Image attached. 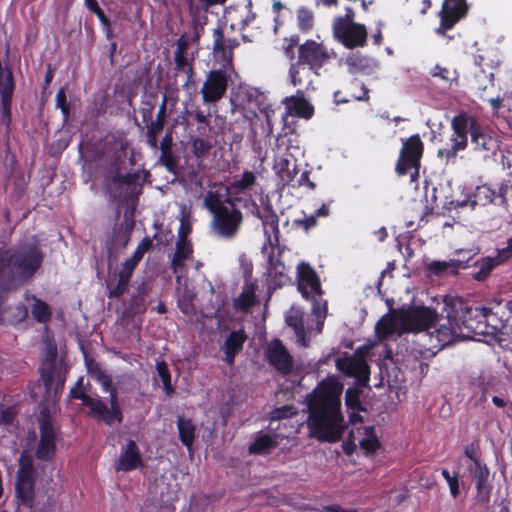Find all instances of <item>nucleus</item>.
I'll return each mask as SVG.
<instances>
[{
	"label": "nucleus",
	"mask_w": 512,
	"mask_h": 512,
	"mask_svg": "<svg viewBox=\"0 0 512 512\" xmlns=\"http://www.w3.org/2000/svg\"><path fill=\"white\" fill-rule=\"evenodd\" d=\"M343 384L334 377L323 379L306 396L310 436L320 442L341 440L346 424L341 412Z\"/></svg>",
	"instance_id": "obj_1"
},
{
	"label": "nucleus",
	"mask_w": 512,
	"mask_h": 512,
	"mask_svg": "<svg viewBox=\"0 0 512 512\" xmlns=\"http://www.w3.org/2000/svg\"><path fill=\"white\" fill-rule=\"evenodd\" d=\"M451 129V143L437 151L438 158L445 164L455 163L458 152L468 147V136L473 151L481 154L483 158L494 156L499 150V141L493 132L475 116L466 112L462 111L452 118Z\"/></svg>",
	"instance_id": "obj_2"
},
{
	"label": "nucleus",
	"mask_w": 512,
	"mask_h": 512,
	"mask_svg": "<svg viewBox=\"0 0 512 512\" xmlns=\"http://www.w3.org/2000/svg\"><path fill=\"white\" fill-rule=\"evenodd\" d=\"M44 252L37 241L0 248V290L12 291L32 281L41 269Z\"/></svg>",
	"instance_id": "obj_3"
},
{
	"label": "nucleus",
	"mask_w": 512,
	"mask_h": 512,
	"mask_svg": "<svg viewBox=\"0 0 512 512\" xmlns=\"http://www.w3.org/2000/svg\"><path fill=\"white\" fill-rule=\"evenodd\" d=\"M205 203L213 215L211 222L213 231L224 239H233L240 231L243 222L242 212L236 208L230 198L223 202L213 193H209Z\"/></svg>",
	"instance_id": "obj_4"
},
{
	"label": "nucleus",
	"mask_w": 512,
	"mask_h": 512,
	"mask_svg": "<svg viewBox=\"0 0 512 512\" xmlns=\"http://www.w3.org/2000/svg\"><path fill=\"white\" fill-rule=\"evenodd\" d=\"M152 245V239L148 236L144 237L136 247L133 255L120 265L118 272L115 274L116 282H114L115 279H109L106 282L108 290L106 295L109 299H118L127 292L136 267L145 253L151 249Z\"/></svg>",
	"instance_id": "obj_5"
},
{
	"label": "nucleus",
	"mask_w": 512,
	"mask_h": 512,
	"mask_svg": "<svg viewBox=\"0 0 512 512\" xmlns=\"http://www.w3.org/2000/svg\"><path fill=\"white\" fill-rule=\"evenodd\" d=\"M443 312L446 313V322L441 323L435 333L439 343L447 346L455 342L459 336H467L463 322V316L466 315L465 303L462 300L445 302Z\"/></svg>",
	"instance_id": "obj_6"
},
{
	"label": "nucleus",
	"mask_w": 512,
	"mask_h": 512,
	"mask_svg": "<svg viewBox=\"0 0 512 512\" xmlns=\"http://www.w3.org/2000/svg\"><path fill=\"white\" fill-rule=\"evenodd\" d=\"M424 153V144L419 134H413L402 140V147L395 165V172L398 176L410 174L411 182L419 176L421 158Z\"/></svg>",
	"instance_id": "obj_7"
},
{
	"label": "nucleus",
	"mask_w": 512,
	"mask_h": 512,
	"mask_svg": "<svg viewBox=\"0 0 512 512\" xmlns=\"http://www.w3.org/2000/svg\"><path fill=\"white\" fill-rule=\"evenodd\" d=\"M40 438L35 449V458L42 462H51L56 458V440L59 428L54 425L49 408L40 410L37 418Z\"/></svg>",
	"instance_id": "obj_8"
},
{
	"label": "nucleus",
	"mask_w": 512,
	"mask_h": 512,
	"mask_svg": "<svg viewBox=\"0 0 512 512\" xmlns=\"http://www.w3.org/2000/svg\"><path fill=\"white\" fill-rule=\"evenodd\" d=\"M235 73L234 67L220 65L219 68L210 70L201 88L202 100L204 103H216L226 94L229 82L232 81V74Z\"/></svg>",
	"instance_id": "obj_9"
},
{
	"label": "nucleus",
	"mask_w": 512,
	"mask_h": 512,
	"mask_svg": "<svg viewBox=\"0 0 512 512\" xmlns=\"http://www.w3.org/2000/svg\"><path fill=\"white\" fill-rule=\"evenodd\" d=\"M333 36L347 49L364 47L367 44V29L361 23H348L345 19H334Z\"/></svg>",
	"instance_id": "obj_10"
},
{
	"label": "nucleus",
	"mask_w": 512,
	"mask_h": 512,
	"mask_svg": "<svg viewBox=\"0 0 512 512\" xmlns=\"http://www.w3.org/2000/svg\"><path fill=\"white\" fill-rule=\"evenodd\" d=\"M224 23H218L212 32V53L215 61L219 65L234 67V50L239 47L240 42L237 38L226 37L224 34Z\"/></svg>",
	"instance_id": "obj_11"
},
{
	"label": "nucleus",
	"mask_w": 512,
	"mask_h": 512,
	"mask_svg": "<svg viewBox=\"0 0 512 512\" xmlns=\"http://www.w3.org/2000/svg\"><path fill=\"white\" fill-rule=\"evenodd\" d=\"M468 11L469 5L466 0H444L438 13L440 22L435 33L440 36L446 35L447 31L467 16Z\"/></svg>",
	"instance_id": "obj_12"
},
{
	"label": "nucleus",
	"mask_w": 512,
	"mask_h": 512,
	"mask_svg": "<svg viewBox=\"0 0 512 512\" xmlns=\"http://www.w3.org/2000/svg\"><path fill=\"white\" fill-rule=\"evenodd\" d=\"M331 59L330 52L323 43L308 39L298 46L296 62L320 70Z\"/></svg>",
	"instance_id": "obj_13"
},
{
	"label": "nucleus",
	"mask_w": 512,
	"mask_h": 512,
	"mask_svg": "<svg viewBox=\"0 0 512 512\" xmlns=\"http://www.w3.org/2000/svg\"><path fill=\"white\" fill-rule=\"evenodd\" d=\"M252 214L261 220L264 230V236L266 237L271 247H277L280 244V229H279V217L276 214L272 203L267 199L263 203L262 209L253 202Z\"/></svg>",
	"instance_id": "obj_14"
},
{
	"label": "nucleus",
	"mask_w": 512,
	"mask_h": 512,
	"mask_svg": "<svg viewBox=\"0 0 512 512\" xmlns=\"http://www.w3.org/2000/svg\"><path fill=\"white\" fill-rule=\"evenodd\" d=\"M265 357L279 374L286 376L292 372L293 358L280 339L276 338L267 345Z\"/></svg>",
	"instance_id": "obj_15"
},
{
	"label": "nucleus",
	"mask_w": 512,
	"mask_h": 512,
	"mask_svg": "<svg viewBox=\"0 0 512 512\" xmlns=\"http://www.w3.org/2000/svg\"><path fill=\"white\" fill-rule=\"evenodd\" d=\"M94 402L99 404L93 405L92 411H89V416L102 420L108 426L123 422L124 416L118 402V393L115 389L110 391V408L100 399H95Z\"/></svg>",
	"instance_id": "obj_16"
},
{
	"label": "nucleus",
	"mask_w": 512,
	"mask_h": 512,
	"mask_svg": "<svg viewBox=\"0 0 512 512\" xmlns=\"http://www.w3.org/2000/svg\"><path fill=\"white\" fill-rule=\"evenodd\" d=\"M472 481L475 485V500L478 504L487 505L490 502L493 485L490 481V469L484 462H477L476 467H469Z\"/></svg>",
	"instance_id": "obj_17"
},
{
	"label": "nucleus",
	"mask_w": 512,
	"mask_h": 512,
	"mask_svg": "<svg viewBox=\"0 0 512 512\" xmlns=\"http://www.w3.org/2000/svg\"><path fill=\"white\" fill-rule=\"evenodd\" d=\"M337 369L348 377L356 378L360 383L366 384L370 377V367L365 358L357 353L338 358Z\"/></svg>",
	"instance_id": "obj_18"
},
{
	"label": "nucleus",
	"mask_w": 512,
	"mask_h": 512,
	"mask_svg": "<svg viewBox=\"0 0 512 512\" xmlns=\"http://www.w3.org/2000/svg\"><path fill=\"white\" fill-rule=\"evenodd\" d=\"M297 289L307 300H312L315 296H321L323 293L320 279L309 264L301 263L298 266Z\"/></svg>",
	"instance_id": "obj_19"
},
{
	"label": "nucleus",
	"mask_w": 512,
	"mask_h": 512,
	"mask_svg": "<svg viewBox=\"0 0 512 512\" xmlns=\"http://www.w3.org/2000/svg\"><path fill=\"white\" fill-rule=\"evenodd\" d=\"M437 319V313L424 306L413 307L403 316V322L411 331L427 330L435 326Z\"/></svg>",
	"instance_id": "obj_20"
},
{
	"label": "nucleus",
	"mask_w": 512,
	"mask_h": 512,
	"mask_svg": "<svg viewBox=\"0 0 512 512\" xmlns=\"http://www.w3.org/2000/svg\"><path fill=\"white\" fill-rule=\"evenodd\" d=\"M454 254L458 256L457 259L434 262L432 265L433 271L440 274L451 269L450 273L457 274L459 269L472 267L474 258L479 254V249H457Z\"/></svg>",
	"instance_id": "obj_21"
},
{
	"label": "nucleus",
	"mask_w": 512,
	"mask_h": 512,
	"mask_svg": "<svg viewBox=\"0 0 512 512\" xmlns=\"http://www.w3.org/2000/svg\"><path fill=\"white\" fill-rule=\"evenodd\" d=\"M347 70L350 74L372 75L379 69V62L361 52H353L345 59Z\"/></svg>",
	"instance_id": "obj_22"
},
{
	"label": "nucleus",
	"mask_w": 512,
	"mask_h": 512,
	"mask_svg": "<svg viewBox=\"0 0 512 512\" xmlns=\"http://www.w3.org/2000/svg\"><path fill=\"white\" fill-rule=\"evenodd\" d=\"M318 74V70L310 69L309 66L300 64L296 61L292 62L289 68L291 83L294 86L301 87V89L297 90V93L302 95L304 91L315 90V87L313 86V76Z\"/></svg>",
	"instance_id": "obj_23"
},
{
	"label": "nucleus",
	"mask_w": 512,
	"mask_h": 512,
	"mask_svg": "<svg viewBox=\"0 0 512 512\" xmlns=\"http://www.w3.org/2000/svg\"><path fill=\"white\" fill-rule=\"evenodd\" d=\"M36 478H15V502L18 507L33 510L36 499Z\"/></svg>",
	"instance_id": "obj_24"
},
{
	"label": "nucleus",
	"mask_w": 512,
	"mask_h": 512,
	"mask_svg": "<svg viewBox=\"0 0 512 512\" xmlns=\"http://www.w3.org/2000/svg\"><path fill=\"white\" fill-rule=\"evenodd\" d=\"M142 465L143 460L138 445L134 440H128L116 462V471L130 472Z\"/></svg>",
	"instance_id": "obj_25"
},
{
	"label": "nucleus",
	"mask_w": 512,
	"mask_h": 512,
	"mask_svg": "<svg viewBox=\"0 0 512 512\" xmlns=\"http://www.w3.org/2000/svg\"><path fill=\"white\" fill-rule=\"evenodd\" d=\"M6 292L0 290V324L17 325L28 317V308L23 304L6 306L4 298Z\"/></svg>",
	"instance_id": "obj_26"
},
{
	"label": "nucleus",
	"mask_w": 512,
	"mask_h": 512,
	"mask_svg": "<svg viewBox=\"0 0 512 512\" xmlns=\"http://www.w3.org/2000/svg\"><path fill=\"white\" fill-rule=\"evenodd\" d=\"M248 336L244 329L231 331L221 347L225 355V362L232 365L235 361V356L242 351L243 345L246 342Z\"/></svg>",
	"instance_id": "obj_27"
},
{
	"label": "nucleus",
	"mask_w": 512,
	"mask_h": 512,
	"mask_svg": "<svg viewBox=\"0 0 512 512\" xmlns=\"http://www.w3.org/2000/svg\"><path fill=\"white\" fill-rule=\"evenodd\" d=\"M135 221L134 215L128 212L124 215V222L113 230L112 238L110 240L109 249H124L128 245L134 228Z\"/></svg>",
	"instance_id": "obj_28"
},
{
	"label": "nucleus",
	"mask_w": 512,
	"mask_h": 512,
	"mask_svg": "<svg viewBox=\"0 0 512 512\" xmlns=\"http://www.w3.org/2000/svg\"><path fill=\"white\" fill-rule=\"evenodd\" d=\"M141 177V173L139 171L129 172L126 174H115L111 176L109 179L106 190L113 200H116L121 197L122 194V186H132L136 184Z\"/></svg>",
	"instance_id": "obj_29"
},
{
	"label": "nucleus",
	"mask_w": 512,
	"mask_h": 512,
	"mask_svg": "<svg viewBox=\"0 0 512 512\" xmlns=\"http://www.w3.org/2000/svg\"><path fill=\"white\" fill-rule=\"evenodd\" d=\"M289 109V115L285 116L283 118L284 120V130H289V132H294V130L291 128V125L288 121L289 116H298L305 119H309L312 117L314 109L309 104L307 100H305L303 97L300 98H292L291 103L288 105Z\"/></svg>",
	"instance_id": "obj_30"
},
{
	"label": "nucleus",
	"mask_w": 512,
	"mask_h": 512,
	"mask_svg": "<svg viewBox=\"0 0 512 512\" xmlns=\"http://www.w3.org/2000/svg\"><path fill=\"white\" fill-rule=\"evenodd\" d=\"M276 435L259 432L254 441L248 446L250 455H267L278 446Z\"/></svg>",
	"instance_id": "obj_31"
},
{
	"label": "nucleus",
	"mask_w": 512,
	"mask_h": 512,
	"mask_svg": "<svg viewBox=\"0 0 512 512\" xmlns=\"http://www.w3.org/2000/svg\"><path fill=\"white\" fill-rule=\"evenodd\" d=\"M227 0H195L190 7L189 15L195 25L203 26L207 22V12L210 7L215 5H223Z\"/></svg>",
	"instance_id": "obj_32"
},
{
	"label": "nucleus",
	"mask_w": 512,
	"mask_h": 512,
	"mask_svg": "<svg viewBox=\"0 0 512 512\" xmlns=\"http://www.w3.org/2000/svg\"><path fill=\"white\" fill-rule=\"evenodd\" d=\"M256 289L257 285L254 282H247L243 287L240 295L234 299L233 304L237 310L242 312L249 311L250 308L256 305Z\"/></svg>",
	"instance_id": "obj_33"
},
{
	"label": "nucleus",
	"mask_w": 512,
	"mask_h": 512,
	"mask_svg": "<svg viewBox=\"0 0 512 512\" xmlns=\"http://www.w3.org/2000/svg\"><path fill=\"white\" fill-rule=\"evenodd\" d=\"M270 283L276 288L284 286L288 281L285 272V264L280 259H275L273 253L268 258Z\"/></svg>",
	"instance_id": "obj_34"
},
{
	"label": "nucleus",
	"mask_w": 512,
	"mask_h": 512,
	"mask_svg": "<svg viewBox=\"0 0 512 512\" xmlns=\"http://www.w3.org/2000/svg\"><path fill=\"white\" fill-rule=\"evenodd\" d=\"M15 81L11 67L0 68V102L12 101Z\"/></svg>",
	"instance_id": "obj_35"
},
{
	"label": "nucleus",
	"mask_w": 512,
	"mask_h": 512,
	"mask_svg": "<svg viewBox=\"0 0 512 512\" xmlns=\"http://www.w3.org/2000/svg\"><path fill=\"white\" fill-rule=\"evenodd\" d=\"M176 423L178 428L179 440L185 447H187L188 449L191 448L196 433V427L194 423L192 422L191 419H186L182 416H179L177 418Z\"/></svg>",
	"instance_id": "obj_36"
},
{
	"label": "nucleus",
	"mask_w": 512,
	"mask_h": 512,
	"mask_svg": "<svg viewBox=\"0 0 512 512\" xmlns=\"http://www.w3.org/2000/svg\"><path fill=\"white\" fill-rule=\"evenodd\" d=\"M189 143L193 156L199 160L206 157L214 146L211 137L190 136Z\"/></svg>",
	"instance_id": "obj_37"
},
{
	"label": "nucleus",
	"mask_w": 512,
	"mask_h": 512,
	"mask_svg": "<svg viewBox=\"0 0 512 512\" xmlns=\"http://www.w3.org/2000/svg\"><path fill=\"white\" fill-rule=\"evenodd\" d=\"M15 478H36L34 460L27 450L20 453Z\"/></svg>",
	"instance_id": "obj_38"
},
{
	"label": "nucleus",
	"mask_w": 512,
	"mask_h": 512,
	"mask_svg": "<svg viewBox=\"0 0 512 512\" xmlns=\"http://www.w3.org/2000/svg\"><path fill=\"white\" fill-rule=\"evenodd\" d=\"M472 267L477 268L478 270L471 274V277L476 281H484L486 280L494 268L497 267V263L494 262L492 257H482L481 259H476L472 262Z\"/></svg>",
	"instance_id": "obj_39"
},
{
	"label": "nucleus",
	"mask_w": 512,
	"mask_h": 512,
	"mask_svg": "<svg viewBox=\"0 0 512 512\" xmlns=\"http://www.w3.org/2000/svg\"><path fill=\"white\" fill-rule=\"evenodd\" d=\"M472 197L473 206H486L496 202V190L488 184H482L476 187Z\"/></svg>",
	"instance_id": "obj_40"
},
{
	"label": "nucleus",
	"mask_w": 512,
	"mask_h": 512,
	"mask_svg": "<svg viewBox=\"0 0 512 512\" xmlns=\"http://www.w3.org/2000/svg\"><path fill=\"white\" fill-rule=\"evenodd\" d=\"M31 313L35 321L41 324H47L51 321L52 311L50 306L43 300L33 296V305Z\"/></svg>",
	"instance_id": "obj_41"
},
{
	"label": "nucleus",
	"mask_w": 512,
	"mask_h": 512,
	"mask_svg": "<svg viewBox=\"0 0 512 512\" xmlns=\"http://www.w3.org/2000/svg\"><path fill=\"white\" fill-rule=\"evenodd\" d=\"M174 63L176 72L185 73L187 75L183 87L188 88L193 82L194 77L193 60H189L186 55H174Z\"/></svg>",
	"instance_id": "obj_42"
},
{
	"label": "nucleus",
	"mask_w": 512,
	"mask_h": 512,
	"mask_svg": "<svg viewBox=\"0 0 512 512\" xmlns=\"http://www.w3.org/2000/svg\"><path fill=\"white\" fill-rule=\"evenodd\" d=\"M147 294L146 288L143 285L138 288V294L133 295L128 303L127 312L131 316L142 314L146 311L145 295Z\"/></svg>",
	"instance_id": "obj_43"
},
{
	"label": "nucleus",
	"mask_w": 512,
	"mask_h": 512,
	"mask_svg": "<svg viewBox=\"0 0 512 512\" xmlns=\"http://www.w3.org/2000/svg\"><path fill=\"white\" fill-rule=\"evenodd\" d=\"M257 178L254 172L245 170L242 173L241 178L234 179L230 183V189L234 190L236 193H243L247 190L251 189L256 184Z\"/></svg>",
	"instance_id": "obj_44"
},
{
	"label": "nucleus",
	"mask_w": 512,
	"mask_h": 512,
	"mask_svg": "<svg viewBox=\"0 0 512 512\" xmlns=\"http://www.w3.org/2000/svg\"><path fill=\"white\" fill-rule=\"evenodd\" d=\"M360 447L367 455L375 453L381 446L378 437L375 434L374 426L365 427V437L360 441Z\"/></svg>",
	"instance_id": "obj_45"
},
{
	"label": "nucleus",
	"mask_w": 512,
	"mask_h": 512,
	"mask_svg": "<svg viewBox=\"0 0 512 512\" xmlns=\"http://www.w3.org/2000/svg\"><path fill=\"white\" fill-rule=\"evenodd\" d=\"M158 96L156 93L146 94L142 97L139 111L143 122H148L153 118V112L157 104Z\"/></svg>",
	"instance_id": "obj_46"
},
{
	"label": "nucleus",
	"mask_w": 512,
	"mask_h": 512,
	"mask_svg": "<svg viewBox=\"0 0 512 512\" xmlns=\"http://www.w3.org/2000/svg\"><path fill=\"white\" fill-rule=\"evenodd\" d=\"M156 370L163 384V390L167 396L174 394L175 389L171 383V373L168 364L164 360L157 361Z\"/></svg>",
	"instance_id": "obj_47"
},
{
	"label": "nucleus",
	"mask_w": 512,
	"mask_h": 512,
	"mask_svg": "<svg viewBox=\"0 0 512 512\" xmlns=\"http://www.w3.org/2000/svg\"><path fill=\"white\" fill-rule=\"evenodd\" d=\"M297 26L298 29L303 32L307 33L310 30H312L314 26V15L313 12L308 9L307 7H300L297 10Z\"/></svg>",
	"instance_id": "obj_48"
},
{
	"label": "nucleus",
	"mask_w": 512,
	"mask_h": 512,
	"mask_svg": "<svg viewBox=\"0 0 512 512\" xmlns=\"http://www.w3.org/2000/svg\"><path fill=\"white\" fill-rule=\"evenodd\" d=\"M512 198V183L510 180H503L496 191L495 204L501 205L506 209L509 206V200Z\"/></svg>",
	"instance_id": "obj_49"
},
{
	"label": "nucleus",
	"mask_w": 512,
	"mask_h": 512,
	"mask_svg": "<svg viewBox=\"0 0 512 512\" xmlns=\"http://www.w3.org/2000/svg\"><path fill=\"white\" fill-rule=\"evenodd\" d=\"M82 381H83V378H80L75 386L73 388H71L70 390V398L72 399H78V400H81L82 401V404L84 406H87L90 408V411H92V407L93 405L95 404L94 400L95 398H92L90 397L89 395H87L83 390H82ZM98 403H96L97 405Z\"/></svg>",
	"instance_id": "obj_50"
},
{
	"label": "nucleus",
	"mask_w": 512,
	"mask_h": 512,
	"mask_svg": "<svg viewBox=\"0 0 512 512\" xmlns=\"http://www.w3.org/2000/svg\"><path fill=\"white\" fill-rule=\"evenodd\" d=\"M430 75L432 77L440 78L445 84H448L449 86L454 80L457 79L456 71H451L449 68L443 67L439 64L434 66V68L430 71Z\"/></svg>",
	"instance_id": "obj_51"
},
{
	"label": "nucleus",
	"mask_w": 512,
	"mask_h": 512,
	"mask_svg": "<svg viewBox=\"0 0 512 512\" xmlns=\"http://www.w3.org/2000/svg\"><path fill=\"white\" fill-rule=\"evenodd\" d=\"M345 403L348 409L365 411L360 401V391L357 388H348L346 390Z\"/></svg>",
	"instance_id": "obj_52"
},
{
	"label": "nucleus",
	"mask_w": 512,
	"mask_h": 512,
	"mask_svg": "<svg viewBox=\"0 0 512 512\" xmlns=\"http://www.w3.org/2000/svg\"><path fill=\"white\" fill-rule=\"evenodd\" d=\"M280 167V174L283 181L286 182L287 185L295 184V177L297 175V166L294 164L293 168L290 169V162L287 159H283L278 163Z\"/></svg>",
	"instance_id": "obj_53"
},
{
	"label": "nucleus",
	"mask_w": 512,
	"mask_h": 512,
	"mask_svg": "<svg viewBox=\"0 0 512 512\" xmlns=\"http://www.w3.org/2000/svg\"><path fill=\"white\" fill-rule=\"evenodd\" d=\"M442 477L446 480L451 496L456 499L460 494V485H459V474L455 472L454 475H451L447 469H442L441 471Z\"/></svg>",
	"instance_id": "obj_54"
},
{
	"label": "nucleus",
	"mask_w": 512,
	"mask_h": 512,
	"mask_svg": "<svg viewBox=\"0 0 512 512\" xmlns=\"http://www.w3.org/2000/svg\"><path fill=\"white\" fill-rule=\"evenodd\" d=\"M56 108L61 110L64 120L67 121L70 116L71 105L67 100L65 88H60L56 94Z\"/></svg>",
	"instance_id": "obj_55"
},
{
	"label": "nucleus",
	"mask_w": 512,
	"mask_h": 512,
	"mask_svg": "<svg viewBox=\"0 0 512 512\" xmlns=\"http://www.w3.org/2000/svg\"><path fill=\"white\" fill-rule=\"evenodd\" d=\"M11 106L12 101L0 102V124L5 127L7 133L10 132L12 124Z\"/></svg>",
	"instance_id": "obj_56"
},
{
	"label": "nucleus",
	"mask_w": 512,
	"mask_h": 512,
	"mask_svg": "<svg viewBox=\"0 0 512 512\" xmlns=\"http://www.w3.org/2000/svg\"><path fill=\"white\" fill-rule=\"evenodd\" d=\"M298 411L294 405H283L281 407H276L271 412L272 420H281L291 418L297 415Z\"/></svg>",
	"instance_id": "obj_57"
},
{
	"label": "nucleus",
	"mask_w": 512,
	"mask_h": 512,
	"mask_svg": "<svg viewBox=\"0 0 512 512\" xmlns=\"http://www.w3.org/2000/svg\"><path fill=\"white\" fill-rule=\"evenodd\" d=\"M84 3L85 6L97 16L103 26L110 28V20L100 8L97 0H84Z\"/></svg>",
	"instance_id": "obj_58"
},
{
	"label": "nucleus",
	"mask_w": 512,
	"mask_h": 512,
	"mask_svg": "<svg viewBox=\"0 0 512 512\" xmlns=\"http://www.w3.org/2000/svg\"><path fill=\"white\" fill-rule=\"evenodd\" d=\"M299 46V36L294 35L290 38H285L283 43V51L285 56L291 60L292 62H295V51L294 49Z\"/></svg>",
	"instance_id": "obj_59"
},
{
	"label": "nucleus",
	"mask_w": 512,
	"mask_h": 512,
	"mask_svg": "<svg viewBox=\"0 0 512 512\" xmlns=\"http://www.w3.org/2000/svg\"><path fill=\"white\" fill-rule=\"evenodd\" d=\"M192 253L193 247L190 241L177 240L174 255L182 260H187L190 258Z\"/></svg>",
	"instance_id": "obj_60"
},
{
	"label": "nucleus",
	"mask_w": 512,
	"mask_h": 512,
	"mask_svg": "<svg viewBox=\"0 0 512 512\" xmlns=\"http://www.w3.org/2000/svg\"><path fill=\"white\" fill-rule=\"evenodd\" d=\"M352 88H358L359 91L351 93V97L357 101H368L369 100V89L366 85L359 80L355 79L351 82Z\"/></svg>",
	"instance_id": "obj_61"
},
{
	"label": "nucleus",
	"mask_w": 512,
	"mask_h": 512,
	"mask_svg": "<svg viewBox=\"0 0 512 512\" xmlns=\"http://www.w3.org/2000/svg\"><path fill=\"white\" fill-rule=\"evenodd\" d=\"M512 257V237L507 240V245L497 249V255L492 257L497 266L509 260Z\"/></svg>",
	"instance_id": "obj_62"
},
{
	"label": "nucleus",
	"mask_w": 512,
	"mask_h": 512,
	"mask_svg": "<svg viewBox=\"0 0 512 512\" xmlns=\"http://www.w3.org/2000/svg\"><path fill=\"white\" fill-rule=\"evenodd\" d=\"M160 162L169 172H173L177 167V160L173 154V150H161Z\"/></svg>",
	"instance_id": "obj_63"
},
{
	"label": "nucleus",
	"mask_w": 512,
	"mask_h": 512,
	"mask_svg": "<svg viewBox=\"0 0 512 512\" xmlns=\"http://www.w3.org/2000/svg\"><path fill=\"white\" fill-rule=\"evenodd\" d=\"M394 324L389 319H380L376 324V332L379 336L387 337L393 333Z\"/></svg>",
	"instance_id": "obj_64"
}]
</instances>
